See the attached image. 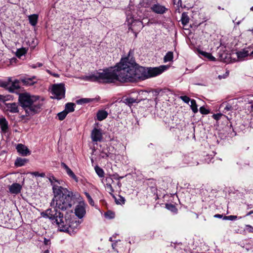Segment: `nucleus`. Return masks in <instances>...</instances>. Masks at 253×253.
<instances>
[{
	"instance_id": "obj_51",
	"label": "nucleus",
	"mask_w": 253,
	"mask_h": 253,
	"mask_svg": "<svg viewBox=\"0 0 253 253\" xmlns=\"http://www.w3.org/2000/svg\"><path fill=\"white\" fill-rule=\"evenodd\" d=\"M134 34V36H135V38H136L137 37V34L139 32V31H132Z\"/></svg>"
},
{
	"instance_id": "obj_17",
	"label": "nucleus",
	"mask_w": 253,
	"mask_h": 253,
	"mask_svg": "<svg viewBox=\"0 0 253 253\" xmlns=\"http://www.w3.org/2000/svg\"><path fill=\"white\" fill-rule=\"evenodd\" d=\"M152 9L156 13L163 14L166 11L167 8L164 6H162L159 4H156L152 7Z\"/></svg>"
},
{
	"instance_id": "obj_26",
	"label": "nucleus",
	"mask_w": 253,
	"mask_h": 253,
	"mask_svg": "<svg viewBox=\"0 0 253 253\" xmlns=\"http://www.w3.org/2000/svg\"><path fill=\"white\" fill-rule=\"evenodd\" d=\"M189 21L188 16L185 13H183L181 15V21L183 25H187Z\"/></svg>"
},
{
	"instance_id": "obj_57",
	"label": "nucleus",
	"mask_w": 253,
	"mask_h": 253,
	"mask_svg": "<svg viewBox=\"0 0 253 253\" xmlns=\"http://www.w3.org/2000/svg\"><path fill=\"white\" fill-rule=\"evenodd\" d=\"M109 241H111V242H112V241H113L112 237H110V238H109Z\"/></svg>"
},
{
	"instance_id": "obj_42",
	"label": "nucleus",
	"mask_w": 253,
	"mask_h": 253,
	"mask_svg": "<svg viewBox=\"0 0 253 253\" xmlns=\"http://www.w3.org/2000/svg\"><path fill=\"white\" fill-rule=\"evenodd\" d=\"M32 174L36 177H44L45 176V174L44 173H43V172L39 173L38 171L33 172L32 173Z\"/></svg>"
},
{
	"instance_id": "obj_7",
	"label": "nucleus",
	"mask_w": 253,
	"mask_h": 253,
	"mask_svg": "<svg viewBox=\"0 0 253 253\" xmlns=\"http://www.w3.org/2000/svg\"><path fill=\"white\" fill-rule=\"evenodd\" d=\"M126 24L129 30L131 31H140L144 27L142 21L139 20H134L133 17H127Z\"/></svg>"
},
{
	"instance_id": "obj_21",
	"label": "nucleus",
	"mask_w": 253,
	"mask_h": 253,
	"mask_svg": "<svg viewBox=\"0 0 253 253\" xmlns=\"http://www.w3.org/2000/svg\"><path fill=\"white\" fill-rule=\"evenodd\" d=\"M124 103L129 106H131L134 103H138L140 100L131 97H127L124 99Z\"/></svg>"
},
{
	"instance_id": "obj_20",
	"label": "nucleus",
	"mask_w": 253,
	"mask_h": 253,
	"mask_svg": "<svg viewBox=\"0 0 253 253\" xmlns=\"http://www.w3.org/2000/svg\"><path fill=\"white\" fill-rule=\"evenodd\" d=\"M108 112L104 110H99L96 114V118L97 120L99 121H103L108 116Z\"/></svg>"
},
{
	"instance_id": "obj_10",
	"label": "nucleus",
	"mask_w": 253,
	"mask_h": 253,
	"mask_svg": "<svg viewBox=\"0 0 253 253\" xmlns=\"http://www.w3.org/2000/svg\"><path fill=\"white\" fill-rule=\"evenodd\" d=\"M6 111L11 113H17L19 112V107L17 103H7L5 104Z\"/></svg>"
},
{
	"instance_id": "obj_63",
	"label": "nucleus",
	"mask_w": 253,
	"mask_h": 253,
	"mask_svg": "<svg viewBox=\"0 0 253 253\" xmlns=\"http://www.w3.org/2000/svg\"><path fill=\"white\" fill-rule=\"evenodd\" d=\"M105 156H106V157H108V155L107 154H105Z\"/></svg>"
},
{
	"instance_id": "obj_9",
	"label": "nucleus",
	"mask_w": 253,
	"mask_h": 253,
	"mask_svg": "<svg viewBox=\"0 0 253 253\" xmlns=\"http://www.w3.org/2000/svg\"><path fill=\"white\" fill-rule=\"evenodd\" d=\"M91 137L93 142L101 141L102 139L101 129L94 128L91 131Z\"/></svg>"
},
{
	"instance_id": "obj_5",
	"label": "nucleus",
	"mask_w": 253,
	"mask_h": 253,
	"mask_svg": "<svg viewBox=\"0 0 253 253\" xmlns=\"http://www.w3.org/2000/svg\"><path fill=\"white\" fill-rule=\"evenodd\" d=\"M84 79L87 81L99 82L106 84L117 83L115 66L100 71H95Z\"/></svg>"
},
{
	"instance_id": "obj_3",
	"label": "nucleus",
	"mask_w": 253,
	"mask_h": 253,
	"mask_svg": "<svg viewBox=\"0 0 253 253\" xmlns=\"http://www.w3.org/2000/svg\"><path fill=\"white\" fill-rule=\"evenodd\" d=\"M41 216L48 218L53 224H55L60 231L66 232L70 235H73L78 230L80 222L72 217L70 215L66 214L65 216L59 211L48 209L41 213Z\"/></svg>"
},
{
	"instance_id": "obj_49",
	"label": "nucleus",
	"mask_w": 253,
	"mask_h": 253,
	"mask_svg": "<svg viewBox=\"0 0 253 253\" xmlns=\"http://www.w3.org/2000/svg\"><path fill=\"white\" fill-rule=\"evenodd\" d=\"M20 0H9L10 2L13 4H16Z\"/></svg>"
},
{
	"instance_id": "obj_16",
	"label": "nucleus",
	"mask_w": 253,
	"mask_h": 253,
	"mask_svg": "<svg viewBox=\"0 0 253 253\" xmlns=\"http://www.w3.org/2000/svg\"><path fill=\"white\" fill-rule=\"evenodd\" d=\"M248 48H244L237 52V57L240 61H243L244 58L249 55V50Z\"/></svg>"
},
{
	"instance_id": "obj_35",
	"label": "nucleus",
	"mask_w": 253,
	"mask_h": 253,
	"mask_svg": "<svg viewBox=\"0 0 253 253\" xmlns=\"http://www.w3.org/2000/svg\"><path fill=\"white\" fill-rule=\"evenodd\" d=\"M115 201V202L117 204H124L125 202V199L124 197L122 196H119V198L117 199L116 197L115 198H113Z\"/></svg>"
},
{
	"instance_id": "obj_4",
	"label": "nucleus",
	"mask_w": 253,
	"mask_h": 253,
	"mask_svg": "<svg viewBox=\"0 0 253 253\" xmlns=\"http://www.w3.org/2000/svg\"><path fill=\"white\" fill-rule=\"evenodd\" d=\"M18 102L25 112L26 116H33L39 113L43 105V99L27 92L20 93Z\"/></svg>"
},
{
	"instance_id": "obj_46",
	"label": "nucleus",
	"mask_w": 253,
	"mask_h": 253,
	"mask_svg": "<svg viewBox=\"0 0 253 253\" xmlns=\"http://www.w3.org/2000/svg\"><path fill=\"white\" fill-rule=\"evenodd\" d=\"M42 64L41 63H37L36 65H33L32 66L33 68H36L37 67H42Z\"/></svg>"
},
{
	"instance_id": "obj_18",
	"label": "nucleus",
	"mask_w": 253,
	"mask_h": 253,
	"mask_svg": "<svg viewBox=\"0 0 253 253\" xmlns=\"http://www.w3.org/2000/svg\"><path fill=\"white\" fill-rule=\"evenodd\" d=\"M8 123L6 119L3 117L0 118V127L1 131L5 133L6 132L8 128Z\"/></svg>"
},
{
	"instance_id": "obj_27",
	"label": "nucleus",
	"mask_w": 253,
	"mask_h": 253,
	"mask_svg": "<svg viewBox=\"0 0 253 253\" xmlns=\"http://www.w3.org/2000/svg\"><path fill=\"white\" fill-rule=\"evenodd\" d=\"M27 52V49L26 48L22 47L17 49L16 52V55L18 57H20L25 55Z\"/></svg>"
},
{
	"instance_id": "obj_59",
	"label": "nucleus",
	"mask_w": 253,
	"mask_h": 253,
	"mask_svg": "<svg viewBox=\"0 0 253 253\" xmlns=\"http://www.w3.org/2000/svg\"><path fill=\"white\" fill-rule=\"evenodd\" d=\"M25 116H26V115H22V116H21V118L23 119V118H25Z\"/></svg>"
},
{
	"instance_id": "obj_50",
	"label": "nucleus",
	"mask_w": 253,
	"mask_h": 253,
	"mask_svg": "<svg viewBox=\"0 0 253 253\" xmlns=\"http://www.w3.org/2000/svg\"><path fill=\"white\" fill-rule=\"evenodd\" d=\"M6 82H8V85H9V84H10V83H12V78H11V77H9V78H8L7 81Z\"/></svg>"
},
{
	"instance_id": "obj_64",
	"label": "nucleus",
	"mask_w": 253,
	"mask_h": 253,
	"mask_svg": "<svg viewBox=\"0 0 253 253\" xmlns=\"http://www.w3.org/2000/svg\"><path fill=\"white\" fill-rule=\"evenodd\" d=\"M252 32L253 33V29L252 30Z\"/></svg>"
},
{
	"instance_id": "obj_13",
	"label": "nucleus",
	"mask_w": 253,
	"mask_h": 253,
	"mask_svg": "<svg viewBox=\"0 0 253 253\" xmlns=\"http://www.w3.org/2000/svg\"><path fill=\"white\" fill-rule=\"evenodd\" d=\"M22 189V186L18 183H14L9 187V191L12 194H19Z\"/></svg>"
},
{
	"instance_id": "obj_22",
	"label": "nucleus",
	"mask_w": 253,
	"mask_h": 253,
	"mask_svg": "<svg viewBox=\"0 0 253 253\" xmlns=\"http://www.w3.org/2000/svg\"><path fill=\"white\" fill-rule=\"evenodd\" d=\"M29 23L32 26H35L38 22V15L37 14L30 15L28 17Z\"/></svg>"
},
{
	"instance_id": "obj_8",
	"label": "nucleus",
	"mask_w": 253,
	"mask_h": 253,
	"mask_svg": "<svg viewBox=\"0 0 253 253\" xmlns=\"http://www.w3.org/2000/svg\"><path fill=\"white\" fill-rule=\"evenodd\" d=\"M237 105V101L235 99L229 100L228 101L222 102L220 106V108H223V112L226 113L229 111H232L234 109H236Z\"/></svg>"
},
{
	"instance_id": "obj_6",
	"label": "nucleus",
	"mask_w": 253,
	"mask_h": 253,
	"mask_svg": "<svg viewBox=\"0 0 253 253\" xmlns=\"http://www.w3.org/2000/svg\"><path fill=\"white\" fill-rule=\"evenodd\" d=\"M53 98L58 100L65 97V87L63 84H55L53 85L51 89Z\"/></svg>"
},
{
	"instance_id": "obj_14",
	"label": "nucleus",
	"mask_w": 253,
	"mask_h": 253,
	"mask_svg": "<svg viewBox=\"0 0 253 253\" xmlns=\"http://www.w3.org/2000/svg\"><path fill=\"white\" fill-rule=\"evenodd\" d=\"M20 81L24 85L30 86L32 85L37 83L35 80V77H33L32 78L25 77L20 79Z\"/></svg>"
},
{
	"instance_id": "obj_30",
	"label": "nucleus",
	"mask_w": 253,
	"mask_h": 253,
	"mask_svg": "<svg viewBox=\"0 0 253 253\" xmlns=\"http://www.w3.org/2000/svg\"><path fill=\"white\" fill-rule=\"evenodd\" d=\"M173 59V52L171 51H169L164 57V60L165 62H169L171 61Z\"/></svg>"
},
{
	"instance_id": "obj_55",
	"label": "nucleus",
	"mask_w": 253,
	"mask_h": 253,
	"mask_svg": "<svg viewBox=\"0 0 253 253\" xmlns=\"http://www.w3.org/2000/svg\"><path fill=\"white\" fill-rule=\"evenodd\" d=\"M253 213V211H251L249 213L247 214L248 215L251 214V213Z\"/></svg>"
},
{
	"instance_id": "obj_2",
	"label": "nucleus",
	"mask_w": 253,
	"mask_h": 253,
	"mask_svg": "<svg viewBox=\"0 0 253 253\" xmlns=\"http://www.w3.org/2000/svg\"><path fill=\"white\" fill-rule=\"evenodd\" d=\"M48 179L52 186L53 197L50 203V209L58 211L69 210L75 203L73 193L62 186L63 181L57 179L53 175H49Z\"/></svg>"
},
{
	"instance_id": "obj_62",
	"label": "nucleus",
	"mask_w": 253,
	"mask_h": 253,
	"mask_svg": "<svg viewBox=\"0 0 253 253\" xmlns=\"http://www.w3.org/2000/svg\"><path fill=\"white\" fill-rule=\"evenodd\" d=\"M251 10H253V6L251 8Z\"/></svg>"
},
{
	"instance_id": "obj_31",
	"label": "nucleus",
	"mask_w": 253,
	"mask_h": 253,
	"mask_svg": "<svg viewBox=\"0 0 253 253\" xmlns=\"http://www.w3.org/2000/svg\"><path fill=\"white\" fill-rule=\"evenodd\" d=\"M166 208L169 211H172L173 213H176L177 211V209L176 207L171 204H166Z\"/></svg>"
},
{
	"instance_id": "obj_44",
	"label": "nucleus",
	"mask_w": 253,
	"mask_h": 253,
	"mask_svg": "<svg viewBox=\"0 0 253 253\" xmlns=\"http://www.w3.org/2000/svg\"><path fill=\"white\" fill-rule=\"evenodd\" d=\"M245 230L250 233H253V227L250 225H246Z\"/></svg>"
},
{
	"instance_id": "obj_36",
	"label": "nucleus",
	"mask_w": 253,
	"mask_h": 253,
	"mask_svg": "<svg viewBox=\"0 0 253 253\" xmlns=\"http://www.w3.org/2000/svg\"><path fill=\"white\" fill-rule=\"evenodd\" d=\"M84 195H85L86 197L87 198L89 204L91 206H93L94 205V202L93 199H92V198L91 197L90 195H89V194L86 192H85Z\"/></svg>"
},
{
	"instance_id": "obj_41",
	"label": "nucleus",
	"mask_w": 253,
	"mask_h": 253,
	"mask_svg": "<svg viewBox=\"0 0 253 253\" xmlns=\"http://www.w3.org/2000/svg\"><path fill=\"white\" fill-rule=\"evenodd\" d=\"M199 111L202 114L207 115L210 113L209 110L203 106L200 108Z\"/></svg>"
},
{
	"instance_id": "obj_38",
	"label": "nucleus",
	"mask_w": 253,
	"mask_h": 253,
	"mask_svg": "<svg viewBox=\"0 0 253 253\" xmlns=\"http://www.w3.org/2000/svg\"><path fill=\"white\" fill-rule=\"evenodd\" d=\"M0 87H2L3 88H6L8 89V82L5 81H0Z\"/></svg>"
},
{
	"instance_id": "obj_25",
	"label": "nucleus",
	"mask_w": 253,
	"mask_h": 253,
	"mask_svg": "<svg viewBox=\"0 0 253 253\" xmlns=\"http://www.w3.org/2000/svg\"><path fill=\"white\" fill-rule=\"evenodd\" d=\"M200 54L208 58L211 61H215V58L213 57L211 53L207 52L205 51H200Z\"/></svg>"
},
{
	"instance_id": "obj_48",
	"label": "nucleus",
	"mask_w": 253,
	"mask_h": 253,
	"mask_svg": "<svg viewBox=\"0 0 253 253\" xmlns=\"http://www.w3.org/2000/svg\"><path fill=\"white\" fill-rule=\"evenodd\" d=\"M50 243V241L49 239H47L45 238H44V244L46 245H48Z\"/></svg>"
},
{
	"instance_id": "obj_24",
	"label": "nucleus",
	"mask_w": 253,
	"mask_h": 253,
	"mask_svg": "<svg viewBox=\"0 0 253 253\" xmlns=\"http://www.w3.org/2000/svg\"><path fill=\"white\" fill-rule=\"evenodd\" d=\"M75 106L73 103H68L66 104L65 111H67V113L72 112L75 110Z\"/></svg>"
},
{
	"instance_id": "obj_54",
	"label": "nucleus",
	"mask_w": 253,
	"mask_h": 253,
	"mask_svg": "<svg viewBox=\"0 0 253 253\" xmlns=\"http://www.w3.org/2000/svg\"><path fill=\"white\" fill-rule=\"evenodd\" d=\"M43 253H49V251L48 250H46L44 251Z\"/></svg>"
},
{
	"instance_id": "obj_1",
	"label": "nucleus",
	"mask_w": 253,
	"mask_h": 253,
	"mask_svg": "<svg viewBox=\"0 0 253 253\" xmlns=\"http://www.w3.org/2000/svg\"><path fill=\"white\" fill-rule=\"evenodd\" d=\"M167 69L166 66L145 68L137 65L129 57L122 58L115 66L117 82L126 83L136 79L145 80L161 74Z\"/></svg>"
},
{
	"instance_id": "obj_40",
	"label": "nucleus",
	"mask_w": 253,
	"mask_h": 253,
	"mask_svg": "<svg viewBox=\"0 0 253 253\" xmlns=\"http://www.w3.org/2000/svg\"><path fill=\"white\" fill-rule=\"evenodd\" d=\"M222 116H224V115H223L222 114H221V113H218V114H214L212 115V118H213L214 120H216V121H218L219 120H220L221 117Z\"/></svg>"
},
{
	"instance_id": "obj_61",
	"label": "nucleus",
	"mask_w": 253,
	"mask_h": 253,
	"mask_svg": "<svg viewBox=\"0 0 253 253\" xmlns=\"http://www.w3.org/2000/svg\"><path fill=\"white\" fill-rule=\"evenodd\" d=\"M250 54L251 55H253V50L251 52Z\"/></svg>"
},
{
	"instance_id": "obj_28",
	"label": "nucleus",
	"mask_w": 253,
	"mask_h": 253,
	"mask_svg": "<svg viewBox=\"0 0 253 253\" xmlns=\"http://www.w3.org/2000/svg\"><path fill=\"white\" fill-rule=\"evenodd\" d=\"M190 103H191L190 107H191V108L192 110L193 111V112L194 113H197L198 111V109L196 100L194 99H191V100L190 101Z\"/></svg>"
},
{
	"instance_id": "obj_43",
	"label": "nucleus",
	"mask_w": 253,
	"mask_h": 253,
	"mask_svg": "<svg viewBox=\"0 0 253 253\" xmlns=\"http://www.w3.org/2000/svg\"><path fill=\"white\" fill-rule=\"evenodd\" d=\"M247 102L251 104V108H253V96H251L247 98Z\"/></svg>"
},
{
	"instance_id": "obj_37",
	"label": "nucleus",
	"mask_w": 253,
	"mask_h": 253,
	"mask_svg": "<svg viewBox=\"0 0 253 253\" xmlns=\"http://www.w3.org/2000/svg\"><path fill=\"white\" fill-rule=\"evenodd\" d=\"M237 219V216L236 215H229V216H224L223 219V220H235Z\"/></svg>"
},
{
	"instance_id": "obj_12",
	"label": "nucleus",
	"mask_w": 253,
	"mask_h": 253,
	"mask_svg": "<svg viewBox=\"0 0 253 253\" xmlns=\"http://www.w3.org/2000/svg\"><path fill=\"white\" fill-rule=\"evenodd\" d=\"M17 152L23 156H26L30 154L28 148L23 144H18L16 146Z\"/></svg>"
},
{
	"instance_id": "obj_11",
	"label": "nucleus",
	"mask_w": 253,
	"mask_h": 253,
	"mask_svg": "<svg viewBox=\"0 0 253 253\" xmlns=\"http://www.w3.org/2000/svg\"><path fill=\"white\" fill-rule=\"evenodd\" d=\"M75 213L76 215L79 218H83L85 214V210L83 204H79L75 209Z\"/></svg>"
},
{
	"instance_id": "obj_52",
	"label": "nucleus",
	"mask_w": 253,
	"mask_h": 253,
	"mask_svg": "<svg viewBox=\"0 0 253 253\" xmlns=\"http://www.w3.org/2000/svg\"><path fill=\"white\" fill-rule=\"evenodd\" d=\"M116 246V243H113L112 244V248L113 249H114Z\"/></svg>"
},
{
	"instance_id": "obj_39",
	"label": "nucleus",
	"mask_w": 253,
	"mask_h": 253,
	"mask_svg": "<svg viewBox=\"0 0 253 253\" xmlns=\"http://www.w3.org/2000/svg\"><path fill=\"white\" fill-rule=\"evenodd\" d=\"M184 102L186 103H189V102L191 101V99L188 96L184 95V96H181L179 97Z\"/></svg>"
},
{
	"instance_id": "obj_58",
	"label": "nucleus",
	"mask_w": 253,
	"mask_h": 253,
	"mask_svg": "<svg viewBox=\"0 0 253 253\" xmlns=\"http://www.w3.org/2000/svg\"><path fill=\"white\" fill-rule=\"evenodd\" d=\"M218 78L220 79H222V76L221 75H219L218 76Z\"/></svg>"
},
{
	"instance_id": "obj_53",
	"label": "nucleus",
	"mask_w": 253,
	"mask_h": 253,
	"mask_svg": "<svg viewBox=\"0 0 253 253\" xmlns=\"http://www.w3.org/2000/svg\"><path fill=\"white\" fill-rule=\"evenodd\" d=\"M110 214H111V216H109V218H113L114 216V214L113 213H111V212H110Z\"/></svg>"
},
{
	"instance_id": "obj_32",
	"label": "nucleus",
	"mask_w": 253,
	"mask_h": 253,
	"mask_svg": "<svg viewBox=\"0 0 253 253\" xmlns=\"http://www.w3.org/2000/svg\"><path fill=\"white\" fill-rule=\"evenodd\" d=\"M107 191L110 193L113 198H115V196L113 194L114 191L112 185L110 183H107L105 186Z\"/></svg>"
},
{
	"instance_id": "obj_56",
	"label": "nucleus",
	"mask_w": 253,
	"mask_h": 253,
	"mask_svg": "<svg viewBox=\"0 0 253 253\" xmlns=\"http://www.w3.org/2000/svg\"><path fill=\"white\" fill-rule=\"evenodd\" d=\"M105 216H109V212H106V213H105Z\"/></svg>"
},
{
	"instance_id": "obj_60",
	"label": "nucleus",
	"mask_w": 253,
	"mask_h": 253,
	"mask_svg": "<svg viewBox=\"0 0 253 253\" xmlns=\"http://www.w3.org/2000/svg\"><path fill=\"white\" fill-rule=\"evenodd\" d=\"M3 96L0 95V99H2Z\"/></svg>"
},
{
	"instance_id": "obj_34",
	"label": "nucleus",
	"mask_w": 253,
	"mask_h": 253,
	"mask_svg": "<svg viewBox=\"0 0 253 253\" xmlns=\"http://www.w3.org/2000/svg\"><path fill=\"white\" fill-rule=\"evenodd\" d=\"M67 114L68 113L67 111H65V110L58 113L57 116L58 117L59 120L60 121L63 120L66 117Z\"/></svg>"
},
{
	"instance_id": "obj_33",
	"label": "nucleus",
	"mask_w": 253,
	"mask_h": 253,
	"mask_svg": "<svg viewBox=\"0 0 253 253\" xmlns=\"http://www.w3.org/2000/svg\"><path fill=\"white\" fill-rule=\"evenodd\" d=\"M90 101H91L90 99L84 98H82V99L77 100L76 101V103L78 104L82 105V104H86V103L89 102Z\"/></svg>"
},
{
	"instance_id": "obj_19",
	"label": "nucleus",
	"mask_w": 253,
	"mask_h": 253,
	"mask_svg": "<svg viewBox=\"0 0 253 253\" xmlns=\"http://www.w3.org/2000/svg\"><path fill=\"white\" fill-rule=\"evenodd\" d=\"M19 81L15 80L11 83V85H9L8 91L10 92H15L16 90L20 88Z\"/></svg>"
},
{
	"instance_id": "obj_45",
	"label": "nucleus",
	"mask_w": 253,
	"mask_h": 253,
	"mask_svg": "<svg viewBox=\"0 0 253 253\" xmlns=\"http://www.w3.org/2000/svg\"><path fill=\"white\" fill-rule=\"evenodd\" d=\"M46 72H47L48 74H50V75H52L53 76H54V77H59V75H58L57 74H56V73H52V72H51L50 70H46Z\"/></svg>"
},
{
	"instance_id": "obj_23",
	"label": "nucleus",
	"mask_w": 253,
	"mask_h": 253,
	"mask_svg": "<svg viewBox=\"0 0 253 253\" xmlns=\"http://www.w3.org/2000/svg\"><path fill=\"white\" fill-rule=\"evenodd\" d=\"M28 160L26 159H22L21 158H17L15 161L14 165L17 167H20L24 166Z\"/></svg>"
},
{
	"instance_id": "obj_47",
	"label": "nucleus",
	"mask_w": 253,
	"mask_h": 253,
	"mask_svg": "<svg viewBox=\"0 0 253 253\" xmlns=\"http://www.w3.org/2000/svg\"><path fill=\"white\" fill-rule=\"evenodd\" d=\"M214 217L216 218H221L222 217L223 218L224 216H223L222 214H216L214 215Z\"/></svg>"
},
{
	"instance_id": "obj_29",
	"label": "nucleus",
	"mask_w": 253,
	"mask_h": 253,
	"mask_svg": "<svg viewBox=\"0 0 253 253\" xmlns=\"http://www.w3.org/2000/svg\"><path fill=\"white\" fill-rule=\"evenodd\" d=\"M97 174L100 177H103L104 176V172L102 169L100 168L99 167L96 166L94 168Z\"/></svg>"
},
{
	"instance_id": "obj_15",
	"label": "nucleus",
	"mask_w": 253,
	"mask_h": 253,
	"mask_svg": "<svg viewBox=\"0 0 253 253\" xmlns=\"http://www.w3.org/2000/svg\"><path fill=\"white\" fill-rule=\"evenodd\" d=\"M61 166L65 170L67 174L76 182H78V179L73 171L64 163H61Z\"/></svg>"
}]
</instances>
